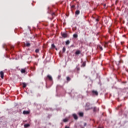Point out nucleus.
Masks as SVG:
<instances>
[{"instance_id": "obj_1", "label": "nucleus", "mask_w": 128, "mask_h": 128, "mask_svg": "<svg viewBox=\"0 0 128 128\" xmlns=\"http://www.w3.org/2000/svg\"><path fill=\"white\" fill-rule=\"evenodd\" d=\"M20 72L21 74H28V72H26V68H22L20 70Z\"/></svg>"}, {"instance_id": "obj_2", "label": "nucleus", "mask_w": 128, "mask_h": 128, "mask_svg": "<svg viewBox=\"0 0 128 128\" xmlns=\"http://www.w3.org/2000/svg\"><path fill=\"white\" fill-rule=\"evenodd\" d=\"M92 92L93 96H98V91L96 90H92Z\"/></svg>"}, {"instance_id": "obj_3", "label": "nucleus", "mask_w": 128, "mask_h": 128, "mask_svg": "<svg viewBox=\"0 0 128 128\" xmlns=\"http://www.w3.org/2000/svg\"><path fill=\"white\" fill-rule=\"evenodd\" d=\"M62 38H68V34L66 33H62L61 34Z\"/></svg>"}, {"instance_id": "obj_4", "label": "nucleus", "mask_w": 128, "mask_h": 128, "mask_svg": "<svg viewBox=\"0 0 128 128\" xmlns=\"http://www.w3.org/2000/svg\"><path fill=\"white\" fill-rule=\"evenodd\" d=\"M47 78L50 82L52 81V77L50 75H48Z\"/></svg>"}, {"instance_id": "obj_5", "label": "nucleus", "mask_w": 128, "mask_h": 128, "mask_svg": "<svg viewBox=\"0 0 128 128\" xmlns=\"http://www.w3.org/2000/svg\"><path fill=\"white\" fill-rule=\"evenodd\" d=\"M0 74L1 78L3 79V78H4V72L1 71V72H0Z\"/></svg>"}, {"instance_id": "obj_6", "label": "nucleus", "mask_w": 128, "mask_h": 128, "mask_svg": "<svg viewBox=\"0 0 128 128\" xmlns=\"http://www.w3.org/2000/svg\"><path fill=\"white\" fill-rule=\"evenodd\" d=\"M80 14V10H76L75 12L76 16H78Z\"/></svg>"}, {"instance_id": "obj_7", "label": "nucleus", "mask_w": 128, "mask_h": 128, "mask_svg": "<svg viewBox=\"0 0 128 128\" xmlns=\"http://www.w3.org/2000/svg\"><path fill=\"white\" fill-rule=\"evenodd\" d=\"M30 112V111H23V114H29Z\"/></svg>"}, {"instance_id": "obj_8", "label": "nucleus", "mask_w": 128, "mask_h": 128, "mask_svg": "<svg viewBox=\"0 0 128 128\" xmlns=\"http://www.w3.org/2000/svg\"><path fill=\"white\" fill-rule=\"evenodd\" d=\"M80 50H78L76 52H75V54H76V55H78V54H80Z\"/></svg>"}, {"instance_id": "obj_9", "label": "nucleus", "mask_w": 128, "mask_h": 128, "mask_svg": "<svg viewBox=\"0 0 128 128\" xmlns=\"http://www.w3.org/2000/svg\"><path fill=\"white\" fill-rule=\"evenodd\" d=\"M72 116L74 120H78V116L76 114H73Z\"/></svg>"}, {"instance_id": "obj_10", "label": "nucleus", "mask_w": 128, "mask_h": 128, "mask_svg": "<svg viewBox=\"0 0 128 128\" xmlns=\"http://www.w3.org/2000/svg\"><path fill=\"white\" fill-rule=\"evenodd\" d=\"M98 48H100V50H103L102 47V46H100V45L98 46Z\"/></svg>"}, {"instance_id": "obj_11", "label": "nucleus", "mask_w": 128, "mask_h": 128, "mask_svg": "<svg viewBox=\"0 0 128 128\" xmlns=\"http://www.w3.org/2000/svg\"><path fill=\"white\" fill-rule=\"evenodd\" d=\"M93 112H98V108L96 107H94V108Z\"/></svg>"}, {"instance_id": "obj_12", "label": "nucleus", "mask_w": 128, "mask_h": 128, "mask_svg": "<svg viewBox=\"0 0 128 128\" xmlns=\"http://www.w3.org/2000/svg\"><path fill=\"white\" fill-rule=\"evenodd\" d=\"M22 88H26V84L24 83V82H23L22 83Z\"/></svg>"}, {"instance_id": "obj_13", "label": "nucleus", "mask_w": 128, "mask_h": 128, "mask_svg": "<svg viewBox=\"0 0 128 128\" xmlns=\"http://www.w3.org/2000/svg\"><path fill=\"white\" fill-rule=\"evenodd\" d=\"M70 43V42L68 40H67L66 42V46H68V44Z\"/></svg>"}, {"instance_id": "obj_14", "label": "nucleus", "mask_w": 128, "mask_h": 128, "mask_svg": "<svg viewBox=\"0 0 128 128\" xmlns=\"http://www.w3.org/2000/svg\"><path fill=\"white\" fill-rule=\"evenodd\" d=\"M24 46H30V44L28 42L26 44H24Z\"/></svg>"}, {"instance_id": "obj_15", "label": "nucleus", "mask_w": 128, "mask_h": 128, "mask_svg": "<svg viewBox=\"0 0 128 128\" xmlns=\"http://www.w3.org/2000/svg\"><path fill=\"white\" fill-rule=\"evenodd\" d=\"M78 34H74L73 35V37H74V38H78Z\"/></svg>"}, {"instance_id": "obj_16", "label": "nucleus", "mask_w": 128, "mask_h": 128, "mask_svg": "<svg viewBox=\"0 0 128 128\" xmlns=\"http://www.w3.org/2000/svg\"><path fill=\"white\" fill-rule=\"evenodd\" d=\"M24 128H28V126H30V124H25L24 125Z\"/></svg>"}, {"instance_id": "obj_17", "label": "nucleus", "mask_w": 128, "mask_h": 128, "mask_svg": "<svg viewBox=\"0 0 128 128\" xmlns=\"http://www.w3.org/2000/svg\"><path fill=\"white\" fill-rule=\"evenodd\" d=\"M80 116H84V113L82 112H80L79 113Z\"/></svg>"}, {"instance_id": "obj_18", "label": "nucleus", "mask_w": 128, "mask_h": 128, "mask_svg": "<svg viewBox=\"0 0 128 128\" xmlns=\"http://www.w3.org/2000/svg\"><path fill=\"white\" fill-rule=\"evenodd\" d=\"M68 120L67 119V118H65V119H64L63 120V122H68Z\"/></svg>"}, {"instance_id": "obj_19", "label": "nucleus", "mask_w": 128, "mask_h": 128, "mask_svg": "<svg viewBox=\"0 0 128 128\" xmlns=\"http://www.w3.org/2000/svg\"><path fill=\"white\" fill-rule=\"evenodd\" d=\"M35 52L38 54V52H40V49L38 48V49H36V50H35Z\"/></svg>"}, {"instance_id": "obj_20", "label": "nucleus", "mask_w": 128, "mask_h": 128, "mask_svg": "<svg viewBox=\"0 0 128 128\" xmlns=\"http://www.w3.org/2000/svg\"><path fill=\"white\" fill-rule=\"evenodd\" d=\"M52 48H56V46L54 45V44H52Z\"/></svg>"}, {"instance_id": "obj_21", "label": "nucleus", "mask_w": 128, "mask_h": 128, "mask_svg": "<svg viewBox=\"0 0 128 128\" xmlns=\"http://www.w3.org/2000/svg\"><path fill=\"white\" fill-rule=\"evenodd\" d=\"M66 80L68 82H70V78L68 76L66 77Z\"/></svg>"}, {"instance_id": "obj_22", "label": "nucleus", "mask_w": 128, "mask_h": 128, "mask_svg": "<svg viewBox=\"0 0 128 128\" xmlns=\"http://www.w3.org/2000/svg\"><path fill=\"white\" fill-rule=\"evenodd\" d=\"M66 52V47H64L62 48V52Z\"/></svg>"}, {"instance_id": "obj_23", "label": "nucleus", "mask_w": 128, "mask_h": 128, "mask_svg": "<svg viewBox=\"0 0 128 128\" xmlns=\"http://www.w3.org/2000/svg\"><path fill=\"white\" fill-rule=\"evenodd\" d=\"M14 48V46H10V50H13V48Z\"/></svg>"}, {"instance_id": "obj_24", "label": "nucleus", "mask_w": 128, "mask_h": 128, "mask_svg": "<svg viewBox=\"0 0 128 128\" xmlns=\"http://www.w3.org/2000/svg\"><path fill=\"white\" fill-rule=\"evenodd\" d=\"M82 66H86V62H84L82 64Z\"/></svg>"}, {"instance_id": "obj_25", "label": "nucleus", "mask_w": 128, "mask_h": 128, "mask_svg": "<svg viewBox=\"0 0 128 128\" xmlns=\"http://www.w3.org/2000/svg\"><path fill=\"white\" fill-rule=\"evenodd\" d=\"M3 48H6V44H3Z\"/></svg>"}, {"instance_id": "obj_26", "label": "nucleus", "mask_w": 128, "mask_h": 128, "mask_svg": "<svg viewBox=\"0 0 128 128\" xmlns=\"http://www.w3.org/2000/svg\"><path fill=\"white\" fill-rule=\"evenodd\" d=\"M76 68L77 70H78V71L80 70V67H78V66H76Z\"/></svg>"}, {"instance_id": "obj_27", "label": "nucleus", "mask_w": 128, "mask_h": 128, "mask_svg": "<svg viewBox=\"0 0 128 128\" xmlns=\"http://www.w3.org/2000/svg\"><path fill=\"white\" fill-rule=\"evenodd\" d=\"M76 8V6L74 5L71 6V8Z\"/></svg>"}, {"instance_id": "obj_28", "label": "nucleus", "mask_w": 128, "mask_h": 128, "mask_svg": "<svg viewBox=\"0 0 128 128\" xmlns=\"http://www.w3.org/2000/svg\"><path fill=\"white\" fill-rule=\"evenodd\" d=\"M52 16H56V14H54V12L52 14Z\"/></svg>"}, {"instance_id": "obj_29", "label": "nucleus", "mask_w": 128, "mask_h": 128, "mask_svg": "<svg viewBox=\"0 0 128 128\" xmlns=\"http://www.w3.org/2000/svg\"><path fill=\"white\" fill-rule=\"evenodd\" d=\"M58 80H60V75H59V76H58Z\"/></svg>"}, {"instance_id": "obj_30", "label": "nucleus", "mask_w": 128, "mask_h": 128, "mask_svg": "<svg viewBox=\"0 0 128 128\" xmlns=\"http://www.w3.org/2000/svg\"><path fill=\"white\" fill-rule=\"evenodd\" d=\"M84 126H86V123L84 124Z\"/></svg>"}, {"instance_id": "obj_31", "label": "nucleus", "mask_w": 128, "mask_h": 128, "mask_svg": "<svg viewBox=\"0 0 128 128\" xmlns=\"http://www.w3.org/2000/svg\"><path fill=\"white\" fill-rule=\"evenodd\" d=\"M104 7L106 6V4H104Z\"/></svg>"}, {"instance_id": "obj_32", "label": "nucleus", "mask_w": 128, "mask_h": 128, "mask_svg": "<svg viewBox=\"0 0 128 128\" xmlns=\"http://www.w3.org/2000/svg\"><path fill=\"white\" fill-rule=\"evenodd\" d=\"M65 128H70V127H69V126H65Z\"/></svg>"}, {"instance_id": "obj_33", "label": "nucleus", "mask_w": 128, "mask_h": 128, "mask_svg": "<svg viewBox=\"0 0 128 128\" xmlns=\"http://www.w3.org/2000/svg\"><path fill=\"white\" fill-rule=\"evenodd\" d=\"M96 22H98V19H96Z\"/></svg>"}, {"instance_id": "obj_34", "label": "nucleus", "mask_w": 128, "mask_h": 128, "mask_svg": "<svg viewBox=\"0 0 128 128\" xmlns=\"http://www.w3.org/2000/svg\"><path fill=\"white\" fill-rule=\"evenodd\" d=\"M98 128H104V127H98Z\"/></svg>"}, {"instance_id": "obj_35", "label": "nucleus", "mask_w": 128, "mask_h": 128, "mask_svg": "<svg viewBox=\"0 0 128 128\" xmlns=\"http://www.w3.org/2000/svg\"><path fill=\"white\" fill-rule=\"evenodd\" d=\"M124 44V42H121V44Z\"/></svg>"}, {"instance_id": "obj_36", "label": "nucleus", "mask_w": 128, "mask_h": 128, "mask_svg": "<svg viewBox=\"0 0 128 128\" xmlns=\"http://www.w3.org/2000/svg\"><path fill=\"white\" fill-rule=\"evenodd\" d=\"M56 50H58V48H56Z\"/></svg>"}, {"instance_id": "obj_37", "label": "nucleus", "mask_w": 128, "mask_h": 128, "mask_svg": "<svg viewBox=\"0 0 128 128\" xmlns=\"http://www.w3.org/2000/svg\"><path fill=\"white\" fill-rule=\"evenodd\" d=\"M34 67L32 68V70H34Z\"/></svg>"}, {"instance_id": "obj_38", "label": "nucleus", "mask_w": 128, "mask_h": 128, "mask_svg": "<svg viewBox=\"0 0 128 128\" xmlns=\"http://www.w3.org/2000/svg\"><path fill=\"white\" fill-rule=\"evenodd\" d=\"M36 64V66H38V64Z\"/></svg>"}, {"instance_id": "obj_39", "label": "nucleus", "mask_w": 128, "mask_h": 128, "mask_svg": "<svg viewBox=\"0 0 128 128\" xmlns=\"http://www.w3.org/2000/svg\"><path fill=\"white\" fill-rule=\"evenodd\" d=\"M48 10H50V8H48Z\"/></svg>"}, {"instance_id": "obj_40", "label": "nucleus", "mask_w": 128, "mask_h": 128, "mask_svg": "<svg viewBox=\"0 0 128 128\" xmlns=\"http://www.w3.org/2000/svg\"><path fill=\"white\" fill-rule=\"evenodd\" d=\"M6 50H8V49H6Z\"/></svg>"}]
</instances>
